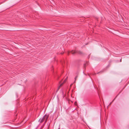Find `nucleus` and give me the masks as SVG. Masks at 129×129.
Wrapping results in <instances>:
<instances>
[{"label":"nucleus","mask_w":129,"mask_h":129,"mask_svg":"<svg viewBox=\"0 0 129 129\" xmlns=\"http://www.w3.org/2000/svg\"><path fill=\"white\" fill-rule=\"evenodd\" d=\"M71 52L73 54H74L76 53L81 55H82L84 54L83 53L80 51L73 50L71 51Z\"/></svg>","instance_id":"obj_1"},{"label":"nucleus","mask_w":129,"mask_h":129,"mask_svg":"<svg viewBox=\"0 0 129 129\" xmlns=\"http://www.w3.org/2000/svg\"><path fill=\"white\" fill-rule=\"evenodd\" d=\"M49 115L45 114L42 118L44 120H45V123L47 121Z\"/></svg>","instance_id":"obj_2"},{"label":"nucleus","mask_w":129,"mask_h":129,"mask_svg":"<svg viewBox=\"0 0 129 129\" xmlns=\"http://www.w3.org/2000/svg\"><path fill=\"white\" fill-rule=\"evenodd\" d=\"M44 121V120L43 118H40L39 120V122L40 123H42Z\"/></svg>","instance_id":"obj_3"},{"label":"nucleus","mask_w":129,"mask_h":129,"mask_svg":"<svg viewBox=\"0 0 129 129\" xmlns=\"http://www.w3.org/2000/svg\"><path fill=\"white\" fill-rule=\"evenodd\" d=\"M63 84V83L61 84L60 85V86L58 87L57 90H58L59 89L60 87L61 86H62Z\"/></svg>","instance_id":"obj_4"},{"label":"nucleus","mask_w":129,"mask_h":129,"mask_svg":"<svg viewBox=\"0 0 129 129\" xmlns=\"http://www.w3.org/2000/svg\"><path fill=\"white\" fill-rule=\"evenodd\" d=\"M115 98H115V99L113 100V101L112 102H111V103H110V104H111L112 103V102H113L114 101V100H115Z\"/></svg>","instance_id":"obj_5"},{"label":"nucleus","mask_w":129,"mask_h":129,"mask_svg":"<svg viewBox=\"0 0 129 129\" xmlns=\"http://www.w3.org/2000/svg\"><path fill=\"white\" fill-rule=\"evenodd\" d=\"M77 77H77V76H76V77H75V80H76V79H77Z\"/></svg>","instance_id":"obj_6"},{"label":"nucleus","mask_w":129,"mask_h":129,"mask_svg":"<svg viewBox=\"0 0 129 129\" xmlns=\"http://www.w3.org/2000/svg\"><path fill=\"white\" fill-rule=\"evenodd\" d=\"M69 52L68 53V54L69 55Z\"/></svg>","instance_id":"obj_7"},{"label":"nucleus","mask_w":129,"mask_h":129,"mask_svg":"<svg viewBox=\"0 0 129 129\" xmlns=\"http://www.w3.org/2000/svg\"><path fill=\"white\" fill-rule=\"evenodd\" d=\"M62 94H63V91H62Z\"/></svg>","instance_id":"obj_8"},{"label":"nucleus","mask_w":129,"mask_h":129,"mask_svg":"<svg viewBox=\"0 0 129 129\" xmlns=\"http://www.w3.org/2000/svg\"><path fill=\"white\" fill-rule=\"evenodd\" d=\"M63 98L64 97V95H63Z\"/></svg>","instance_id":"obj_9"},{"label":"nucleus","mask_w":129,"mask_h":129,"mask_svg":"<svg viewBox=\"0 0 129 129\" xmlns=\"http://www.w3.org/2000/svg\"><path fill=\"white\" fill-rule=\"evenodd\" d=\"M61 54H63V53H61Z\"/></svg>","instance_id":"obj_10"},{"label":"nucleus","mask_w":129,"mask_h":129,"mask_svg":"<svg viewBox=\"0 0 129 129\" xmlns=\"http://www.w3.org/2000/svg\"><path fill=\"white\" fill-rule=\"evenodd\" d=\"M37 128V127L36 129V128Z\"/></svg>","instance_id":"obj_11"}]
</instances>
